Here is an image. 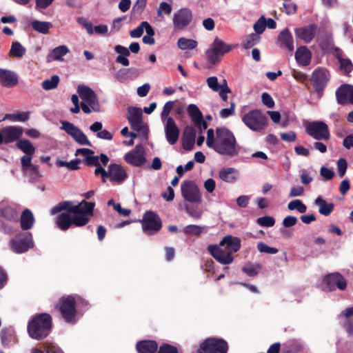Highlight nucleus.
<instances>
[{
	"instance_id": "41",
	"label": "nucleus",
	"mask_w": 353,
	"mask_h": 353,
	"mask_svg": "<svg viewBox=\"0 0 353 353\" xmlns=\"http://www.w3.org/2000/svg\"><path fill=\"white\" fill-rule=\"evenodd\" d=\"M178 47L181 50H192L197 46L195 40L181 37L177 42Z\"/></svg>"
},
{
	"instance_id": "36",
	"label": "nucleus",
	"mask_w": 353,
	"mask_h": 353,
	"mask_svg": "<svg viewBox=\"0 0 353 353\" xmlns=\"http://www.w3.org/2000/svg\"><path fill=\"white\" fill-rule=\"evenodd\" d=\"M341 314L347 319L344 322L343 327L349 335L353 336V307L346 308Z\"/></svg>"
},
{
	"instance_id": "25",
	"label": "nucleus",
	"mask_w": 353,
	"mask_h": 353,
	"mask_svg": "<svg viewBox=\"0 0 353 353\" xmlns=\"http://www.w3.org/2000/svg\"><path fill=\"white\" fill-rule=\"evenodd\" d=\"M317 26L315 23L307 26L295 28L296 36L305 43H310L315 37Z\"/></svg>"
},
{
	"instance_id": "2",
	"label": "nucleus",
	"mask_w": 353,
	"mask_h": 353,
	"mask_svg": "<svg viewBox=\"0 0 353 353\" xmlns=\"http://www.w3.org/2000/svg\"><path fill=\"white\" fill-rule=\"evenodd\" d=\"M52 327L51 316L46 312L36 314L28 323V332L30 336L40 341L45 339Z\"/></svg>"
},
{
	"instance_id": "24",
	"label": "nucleus",
	"mask_w": 353,
	"mask_h": 353,
	"mask_svg": "<svg viewBox=\"0 0 353 353\" xmlns=\"http://www.w3.org/2000/svg\"><path fill=\"white\" fill-rule=\"evenodd\" d=\"M18 75L13 71L0 68V85L5 88H12L18 84Z\"/></svg>"
},
{
	"instance_id": "39",
	"label": "nucleus",
	"mask_w": 353,
	"mask_h": 353,
	"mask_svg": "<svg viewBox=\"0 0 353 353\" xmlns=\"http://www.w3.org/2000/svg\"><path fill=\"white\" fill-rule=\"evenodd\" d=\"M17 147L27 155H33L35 152V148L28 139H20L17 143Z\"/></svg>"
},
{
	"instance_id": "5",
	"label": "nucleus",
	"mask_w": 353,
	"mask_h": 353,
	"mask_svg": "<svg viewBox=\"0 0 353 353\" xmlns=\"http://www.w3.org/2000/svg\"><path fill=\"white\" fill-rule=\"evenodd\" d=\"M242 122L254 132H261L268 124V119L260 110L255 109L245 113L241 117Z\"/></svg>"
},
{
	"instance_id": "12",
	"label": "nucleus",
	"mask_w": 353,
	"mask_h": 353,
	"mask_svg": "<svg viewBox=\"0 0 353 353\" xmlns=\"http://www.w3.org/2000/svg\"><path fill=\"white\" fill-rule=\"evenodd\" d=\"M181 188L182 196L185 200L192 203L201 202V195L194 181H184L181 185Z\"/></svg>"
},
{
	"instance_id": "21",
	"label": "nucleus",
	"mask_w": 353,
	"mask_h": 353,
	"mask_svg": "<svg viewBox=\"0 0 353 353\" xmlns=\"http://www.w3.org/2000/svg\"><path fill=\"white\" fill-rule=\"evenodd\" d=\"M208 250L210 254L220 263L228 265L233 262L234 257L231 252L223 250L216 245H210Z\"/></svg>"
},
{
	"instance_id": "38",
	"label": "nucleus",
	"mask_w": 353,
	"mask_h": 353,
	"mask_svg": "<svg viewBox=\"0 0 353 353\" xmlns=\"http://www.w3.org/2000/svg\"><path fill=\"white\" fill-rule=\"evenodd\" d=\"M31 26L35 31L46 34L52 28V24L48 21L34 20L31 23Z\"/></svg>"
},
{
	"instance_id": "33",
	"label": "nucleus",
	"mask_w": 353,
	"mask_h": 353,
	"mask_svg": "<svg viewBox=\"0 0 353 353\" xmlns=\"http://www.w3.org/2000/svg\"><path fill=\"white\" fill-rule=\"evenodd\" d=\"M34 218L32 212L29 209H26L21 216L20 224L23 230H28L33 226Z\"/></svg>"
},
{
	"instance_id": "52",
	"label": "nucleus",
	"mask_w": 353,
	"mask_h": 353,
	"mask_svg": "<svg viewBox=\"0 0 353 353\" xmlns=\"http://www.w3.org/2000/svg\"><path fill=\"white\" fill-rule=\"evenodd\" d=\"M256 222L259 225L264 227H272L275 223V219L270 216H264L257 219Z\"/></svg>"
},
{
	"instance_id": "63",
	"label": "nucleus",
	"mask_w": 353,
	"mask_h": 353,
	"mask_svg": "<svg viewBox=\"0 0 353 353\" xmlns=\"http://www.w3.org/2000/svg\"><path fill=\"white\" fill-rule=\"evenodd\" d=\"M157 353H178V349L172 345L164 343L159 347Z\"/></svg>"
},
{
	"instance_id": "16",
	"label": "nucleus",
	"mask_w": 353,
	"mask_h": 353,
	"mask_svg": "<svg viewBox=\"0 0 353 353\" xmlns=\"http://www.w3.org/2000/svg\"><path fill=\"white\" fill-rule=\"evenodd\" d=\"M192 20V12L189 8H181L174 13L172 19L175 30L185 29Z\"/></svg>"
},
{
	"instance_id": "30",
	"label": "nucleus",
	"mask_w": 353,
	"mask_h": 353,
	"mask_svg": "<svg viewBox=\"0 0 353 353\" xmlns=\"http://www.w3.org/2000/svg\"><path fill=\"white\" fill-rule=\"evenodd\" d=\"M221 246H225L228 252H236L241 248V240L238 237H234L231 235L225 236L220 242Z\"/></svg>"
},
{
	"instance_id": "34",
	"label": "nucleus",
	"mask_w": 353,
	"mask_h": 353,
	"mask_svg": "<svg viewBox=\"0 0 353 353\" xmlns=\"http://www.w3.org/2000/svg\"><path fill=\"white\" fill-rule=\"evenodd\" d=\"M314 203L319 206V213L326 216H329L334 208L333 203H327L321 196H318L315 199Z\"/></svg>"
},
{
	"instance_id": "15",
	"label": "nucleus",
	"mask_w": 353,
	"mask_h": 353,
	"mask_svg": "<svg viewBox=\"0 0 353 353\" xmlns=\"http://www.w3.org/2000/svg\"><path fill=\"white\" fill-rule=\"evenodd\" d=\"M139 50L140 46L137 42H132L130 45L129 49L123 46L117 45L114 46V51L119 54V55L116 57L115 61L123 66H128L130 64V61L128 60V57L130 55V52L137 54L139 52Z\"/></svg>"
},
{
	"instance_id": "1",
	"label": "nucleus",
	"mask_w": 353,
	"mask_h": 353,
	"mask_svg": "<svg viewBox=\"0 0 353 353\" xmlns=\"http://www.w3.org/2000/svg\"><path fill=\"white\" fill-rule=\"evenodd\" d=\"M95 203L83 200L77 205L72 201H64L59 202L50 210L51 214L54 215L62 211L56 218L55 223L58 228L62 231L68 230L72 225L77 227L85 225L90 218L93 215Z\"/></svg>"
},
{
	"instance_id": "6",
	"label": "nucleus",
	"mask_w": 353,
	"mask_h": 353,
	"mask_svg": "<svg viewBox=\"0 0 353 353\" xmlns=\"http://www.w3.org/2000/svg\"><path fill=\"white\" fill-rule=\"evenodd\" d=\"M236 47L234 45L227 44L222 39L216 37L210 48L205 54L208 61L212 65H216L221 61V57Z\"/></svg>"
},
{
	"instance_id": "32",
	"label": "nucleus",
	"mask_w": 353,
	"mask_h": 353,
	"mask_svg": "<svg viewBox=\"0 0 353 353\" xmlns=\"http://www.w3.org/2000/svg\"><path fill=\"white\" fill-rule=\"evenodd\" d=\"M295 59L299 64L307 66L311 61V52L306 46H301L295 52Z\"/></svg>"
},
{
	"instance_id": "53",
	"label": "nucleus",
	"mask_w": 353,
	"mask_h": 353,
	"mask_svg": "<svg viewBox=\"0 0 353 353\" xmlns=\"http://www.w3.org/2000/svg\"><path fill=\"white\" fill-rule=\"evenodd\" d=\"M207 84L210 88L214 92H218L223 88V83L221 85L218 82V79L216 77H210L207 79Z\"/></svg>"
},
{
	"instance_id": "11",
	"label": "nucleus",
	"mask_w": 353,
	"mask_h": 353,
	"mask_svg": "<svg viewBox=\"0 0 353 353\" xmlns=\"http://www.w3.org/2000/svg\"><path fill=\"white\" fill-rule=\"evenodd\" d=\"M32 247V236L29 232H21L11 241L12 251L18 254L26 252Z\"/></svg>"
},
{
	"instance_id": "7",
	"label": "nucleus",
	"mask_w": 353,
	"mask_h": 353,
	"mask_svg": "<svg viewBox=\"0 0 353 353\" xmlns=\"http://www.w3.org/2000/svg\"><path fill=\"white\" fill-rule=\"evenodd\" d=\"M228 343L223 339L210 337L205 339L196 353H227Z\"/></svg>"
},
{
	"instance_id": "49",
	"label": "nucleus",
	"mask_w": 353,
	"mask_h": 353,
	"mask_svg": "<svg viewBox=\"0 0 353 353\" xmlns=\"http://www.w3.org/2000/svg\"><path fill=\"white\" fill-rule=\"evenodd\" d=\"M185 209L187 213L192 218L199 219L201 217L202 211L196 206L186 205Z\"/></svg>"
},
{
	"instance_id": "26",
	"label": "nucleus",
	"mask_w": 353,
	"mask_h": 353,
	"mask_svg": "<svg viewBox=\"0 0 353 353\" xmlns=\"http://www.w3.org/2000/svg\"><path fill=\"white\" fill-rule=\"evenodd\" d=\"M196 132L194 127L188 125L185 128L182 137V146L186 151L193 149L195 143Z\"/></svg>"
},
{
	"instance_id": "45",
	"label": "nucleus",
	"mask_w": 353,
	"mask_h": 353,
	"mask_svg": "<svg viewBox=\"0 0 353 353\" xmlns=\"http://www.w3.org/2000/svg\"><path fill=\"white\" fill-rule=\"evenodd\" d=\"M188 113L194 123L203 117L201 112L195 104H190L188 106Z\"/></svg>"
},
{
	"instance_id": "59",
	"label": "nucleus",
	"mask_w": 353,
	"mask_h": 353,
	"mask_svg": "<svg viewBox=\"0 0 353 353\" xmlns=\"http://www.w3.org/2000/svg\"><path fill=\"white\" fill-rule=\"evenodd\" d=\"M174 102L172 101H167L163 108V110L161 114V119H168L171 110L173 109Z\"/></svg>"
},
{
	"instance_id": "51",
	"label": "nucleus",
	"mask_w": 353,
	"mask_h": 353,
	"mask_svg": "<svg viewBox=\"0 0 353 353\" xmlns=\"http://www.w3.org/2000/svg\"><path fill=\"white\" fill-rule=\"evenodd\" d=\"M257 248L259 252L263 253L274 254L279 252V250L276 248L270 247L263 242H259L257 244Z\"/></svg>"
},
{
	"instance_id": "37",
	"label": "nucleus",
	"mask_w": 353,
	"mask_h": 353,
	"mask_svg": "<svg viewBox=\"0 0 353 353\" xmlns=\"http://www.w3.org/2000/svg\"><path fill=\"white\" fill-rule=\"evenodd\" d=\"M69 52V49L66 46H59L54 48L51 54L47 57L48 61H63V57Z\"/></svg>"
},
{
	"instance_id": "58",
	"label": "nucleus",
	"mask_w": 353,
	"mask_h": 353,
	"mask_svg": "<svg viewBox=\"0 0 353 353\" xmlns=\"http://www.w3.org/2000/svg\"><path fill=\"white\" fill-rule=\"evenodd\" d=\"M6 118H12L14 121H26L29 118V112H23L17 114H7L4 117V119Z\"/></svg>"
},
{
	"instance_id": "56",
	"label": "nucleus",
	"mask_w": 353,
	"mask_h": 353,
	"mask_svg": "<svg viewBox=\"0 0 353 353\" xmlns=\"http://www.w3.org/2000/svg\"><path fill=\"white\" fill-rule=\"evenodd\" d=\"M340 68L344 70L345 73L348 74L353 70V64L349 59H339Z\"/></svg>"
},
{
	"instance_id": "48",
	"label": "nucleus",
	"mask_w": 353,
	"mask_h": 353,
	"mask_svg": "<svg viewBox=\"0 0 353 353\" xmlns=\"http://www.w3.org/2000/svg\"><path fill=\"white\" fill-rule=\"evenodd\" d=\"M281 11L284 12L288 15L294 14L297 12V5L295 3L289 1L283 2V8H280Z\"/></svg>"
},
{
	"instance_id": "3",
	"label": "nucleus",
	"mask_w": 353,
	"mask_h": 353,
	"mask_svg": "<svg viewBox=\"0 0 353 353\" xmlns=\"http://www.w3.org/2000/svg\"><path fill=\"white\" fill-rule=\"evenodd\" d=\"M216 143L214 150L221 155L230 157L238 154L236 148V141L233 133L226 128H218L216 130Z\"/></svg>"
},
{
	"instance_id": "35",
	"label": "nucleus",
	"mask_w": 353,
	"mask_h": 353,
	"mask_svg": "<svg viewBox=\"0 0 353 353\" xmlns=\"http://www.w3.org/2000/svg\"><path fill=\"white\" fill-rule=\"evenodd\" d=\"M219 178L227 183H234L237 179V171L234 168H223L219 171Z\"/></svg>"
},
{
	"instance_id": "8",
	"label": "nucleus",
	"mask_w": 353,
	"mask_h": 353,
	"mask_svg": "<svg viewBox=\"0 0 353 353\" xmlns=\"http://www.w3.org/2000/svg\"><path fill=\"white\" fill-rule=\"evenodd\" d=\"M305 127V132L316 140L327 141L330 138L328 125L323 121L308 122Z\"/></svg>"
},
{
	"instance_id": "4",
	"label": "nucleus",
	"mask_w": 353,
	"mask_h": 353,
	"mask_svg": "<svg viewBox=\"0 0 353 353\" xmlns=\"http://www.w3.org/2000/svg\"><path fill=\"white\" fill-rule=\"evenodd\" d=\"M65 323H74L77 315L76 299L72 295L61 296L55 305Z\"/></svg>"
},
{
	"instance_id": "40",
	"label": "nucleus",
	"mask_w": 353,
	"mask_h": 353,
	"mask_svg": "<svg viewBox=\"0 0 353 353\" xmlns=\"http://www.w3.org/2000/svg\"><path fill=\"white\" fill-rule=\"evenodd\" d=\"M26 52V49L19 42H13L10 50V54L17 58L22 57Z\"/></svg>"
},
{
	"instance_id": "57",
	"label": "nucleus",
	"mask_w": 353,
	"mask_h": 353,
	"mask_svg": "<svg viewBox=\"0 0 353 353\" xmlns=\"http://www.w3.org/2000/svg\"><path fill=\"white\" fill-rule=\"evenodd\" d=\"M347 163L345 159L341 158L337 161V172L340 177H343L347 170Z\"/></svg>"
},
{
	"instance_id": "55",
	"label": "nucleus",
	"mask_w": 353,
	"mask_h": 353,
	"mask_svg": "<svg viewBox=\"0 0 353 353\" xmlns=\"http://www.w3.org/2000/svg\"><path fill=\"white\" fill-rule=\"evenodd\" d=\"M254 30L255 34L258 35L262 34L265 30V19L263 16L261 17L254 24Z\"/></svg>"
},
{
	"instance_id": "18",
	"label": "nucleus",
	"mask_w": 353,
	"mask_h": 353,
	"mask_svg": "<svg viewBox=\"0 0 353 353\" xmlns=\"http://www.w3.org/2000/svg\"><path fill=\"white\" fill-rule=\"evenodd\" d=\"M124 160L135 167L142 166L146 161L143 147L137 145L132 150L125 154Z\"/></svg>"
},
{
	"instance_id": "61",
	"label": "nucleus",
	"mask_w": 353,
	"mask_h": 353,
	"mask_svg": "<svg viewBox=\"0 0 353 353\" xmlns=\"http://www.w3.org/2000/svg\"><path fill=\"white\" fill-rule=\"evenodd\" d=\"M216 143V137H214V132L212 128H210L207 132L206 144L210 148H214Z\"/></svg>"
},
{
	"instance_id": "27",
	"label": "nucleus",
	"mask_w": 353,
	"mask_h": 353,
	"mask_svg": "<svg viewBox=\"0 0 353 353\" xmlns=\"http://www.w3.org/2000/svg\"><path fill=\"white\" fill-rule=\"evenodd\" d=\"M277 41L279 43L281 48H285L290 52L294 50L293 37L288 28L282 30L277 37Z\"/></svg>"
},
{
	"instance_id": "64",
	"label": "nucleus",
	"mask_w": 353,
	"mask_h": 353,
	"mask_svg": "<svg viewBox=\"0 0 353 353\" xmlns=\"http://www.w3.org/2000/svg\"><path fill=\"white\" fill-rule=\"evenodd\" d=\"M33 155H24L21 158V163L23 172H28V167L32 165V159Z\"/></svg>"
},
{
	"instance_id": "14",
	"label": "nucleus",
	"mask_w": 353,
	"mask_h": 353,
	"mask_svg": "<svg viewBox=\"0 0 353 353\" xmlns=\"http://www.w3.org/2000/svg\"><path fill=\"white\" fill-rule=\"evenodd\" d=\"M323 285L324 290L327 291H333L336 288L344 290L347 287V282L341 274L334 272L324 276Z\"/></svg>"
},
{
	"instance_id": "31",
	"label": "nucleus",
	"mask_w": 353,
	"mask_h": 353,
	"mask_svg": "<svg viewBox=\"0 0 353 353\" xmlns=\"http://www.w3.org/2000/svg\"><path fill=\"white\" fill-rule=\"evenodd\" d=\"M139 353H155L158 350V343L153 340H143L136 345Z\"/></svg>"
},
{
	"instance_id": "22",
	"label": "nucleus",
	"mask_w": 353,
	"mask_h": 353,
	"mask_svg": "<svg viewBox=\"0 0 353 353\" xmlns=\"http://www.w3.org/2000/svg\"><path fill=\"white\" fill-rule=\"evenodd\" d=\"M128 120L132 130L139 132L143 128L142 110L139 108L129 107L128 108Z\"/></svg>"
},
{
	"instance_id": "54",
	"label": "nucleus",
	"mask_w": 353,
	"mask_h": 353,
	"mask_svg": "<svg viewBox=\"0 0 353 353\" xmlns=\"http://www.w3.org/2000/svg\"><path fill=\"white\" fill-rule=\"evenodd\" d=\"M77 21L86 30L88 34H92L94 33L92 23L87 20L83 17L77 18Z\"/></svg>"
},
{
	"instance_id": "29",
	"label": "nucleus",
	"mask_w": 353,
	"mask_h": 353,
	"mask_svg": "<svg viewBox=\"0 0 353 353\" xmlns=\"http://www.w3.org/2000/svg\"><path fill=\"white\" fill-rule=\"evenodd\" d=\"M0 217L10 221H16L18 219V212L15 208L7 203H0Z\"/></svg>"
},
{
	"instance_id": "17",
	"label": "nucleus",
	"mask_w": 353,
	"mask_h": 353,
	"mask_svg": "<svg viewBox=\"0 0 353 353\" xmlns=\"http://www.w3.org/2000/svg\"><path fill=\"white\" fill-rule=\"evenodd\" d=\"M81 99L90 105L94 112L100 111V106L95 92L88 86L79 85L77 88Z\"/></svg>"
},
{
	"instance_id": "42",
	"label": "nucleus",
	"mask_w": 353,
	"mask_h": 353,
	"mask_svg": "<svg viewBox=\"0 0 353 353\" xmlns=\"http://www.w3.org/2000/svg\"><path fill=\"white\" fill-rule=\"evenodd\" d=\"M261 39V37L255 33L248 35L243 43V46L245 49L251 48L256 45Z\"/></svg>"
},
{
	"instance_id": "43",
	"label": "nucleus",
	"mask_w": 353,
	"mask_h": 353,
	"mask_svg": "<svg viewBox=\"0 0 353 353\" xmlns=\"http://www.w3.org/2000/svg\"><path fill=\"white\" fill-rule=\"evenodd\" d=\"M58 75H53L50 79H46L42 82V88L46 90H50L56 88L59 82Z\"/></svg>"
},
{
	"instance_id": "44",
	"label": "nucleus",
	"mask_w": 353,
	"mask_h": 353,
	"mask_svg": "<svg viewBox=\"0 0 353 353\" xmlns=\"http://www.w3.org/2000/svg\"><path fill=\"white\" fill-rule=\"evenodd\" d=\"M290 210H296L300 213H305L307 210L306 205L299 199H295L290 201L288 205Z\"/></svg>"
},
{
	"instance_id": "28",
	"label": "nucleus",
	"mask_w": 353,
	"mask_h": 353,
	"mask_svg": "<svg viewBox=\"0 0 353 353\" xmlns=\"http://www.w3.org/2000/svg\"><path fill=\"white\" fill-rule=\"evenodd\" d=\"M2 132L5 137V143H10L19 139L23 133L21 128L15 126L3 128Z\"/></svg>"
},
{
	"instance_id": "46",
	"label": "nucleus",
	"mask_w": 353,
	"mask_h": 353,
	"mask_svg": "<svg viewBox=\"0 0 353 353\" xmlns=\"http://www.w3.org/2000/svg\"><path fill=\"white\" fill-rule=\"evenodd\" d=\"M261 269V266L259 264H248L242 268V271L249 276H255L259 274Z\"/></svg>"
},
{
	"instance_id": "50",
	"label": "nucleus",
	"mask_w": 353,
	"mask_h": 353,
	"mask_svg": "<svg viewBox=\"0 0 353 353\" xmlns=\"http://www.w3.org/2000/svg\"><path fill=\"white\" fill-rule=\"evenodd\" d=\"M147 0H137L132 9V14H140L146 6Z\"/></svg>"
},
{
	"instance_id": "20",
	"label": "nucleus",
	"mask_w": 353,
	"mask_h": 353,
	"mask_svg": "<svg viewBox=\"0 0 353 353\" xmlns=\"http://www.w3.org/2000/svg\"><path fill=\"white\" fill-rule=\"evenodd\" d=\"M336 99L339 105L353 104V85L342 84L336 90Z\"/></svg>"
},
{
	"instance_id": "13",
	"label": "nucleus",
	"mask_w": 353,
	"mask_h": 353,
	"mask_svg": "<svg viewBox=\"0 0 353 353\" xmlns=\"http://www.w3.org/2000/svg\"><path fill=\"white\" fill-rule=\"evenodd\" d=\"M61 128L71 136L77 143L82 145L92 146V143L88 140L87 136L73 123L67 121H61Z\"/></svg>"
},
{
	"instance_id": "47",
	"label": "nucleus",
	"mask_w": 353,
	"mask_h": 353,
	"mask_svg": "<svg viewBox=\"0 0 353 353\" xmlns=\"http://www.w3.org/2000/svg\"><path fill=\"white\" fill-rule=\"evenodd\" d=\"M183 232L185 234L199 236L203 232V228L197 225H188L183 228Z\"/></svg>"
},
{
	"instance_id": "23",
	"label": "nucleus",
	"mask_w": 353,
	"mask_h": 353,
	"mask_svg": "<svg viewBox=\"0 0 353 353\" xmlns=\"http://www.w3.org/2000/svg\"><path fill=\"white\" fill-rule=\"evenodd\" d=\"M165 133L167 141L171 145L176 143L179 136V129L172 117H168L165 126Z\"/></svg>"
},
{
	"instance_id": "60",
	"label": "nucleus",
	"mask_w": 353,
	"mask_h": 353,
	"mask_svg": "<svg viewBox=\"0 0 353 353\" xmlns=\"http://www.w3.org/2000/svg\"><path fill=\"white\" fill-rule=\"evenodd\" d=\"M236 104L234 101H230V107L229 108H223L220 111L219 115L221 118H227L232 116L235 112Z\"/></svg>"
},
{
	"instance_id": "10",
	"label": "nucleus",
	"mask_w": 353,
	"mask_h": 353,
	"mask_svg": "<svg viewBox=\"0 0 353 353\" xmlns=\"http://www.w3.org/2000/svg\"><path fill=\"white\" fill-rule=\"evenodd\" d=\"M141 222L143 232L148 235L157 233L162 228L160 216L153 211H146Z\"/></svg>"
},
{
	"instance_id": "62",
	"label": "nucleus",
	"mask_w": 353,
	"mask_h": 353,
	"mask_svg": "<svg viewBox=\"0 0 353 353\" xmlns=\"http://www.w3.org/2000/svg\"><path fill=\"white\" fill-rule=\"evenodd\" d=\"M172 12V6L166 3V2H161L159 4V8L157 10V14L159 17L162 16L163 13L168 15Z\"/></svg>"
},
{
	"instance_id": "19",
	"label": "nucleus",
	"mask_w": 353,
	"mask_h": 353,
	"mask_svg": "<svg viewBox=\"0 0 353 353\" xmlns=\"http://www.w3.org/2000/svg\"><path fill=\"white\" fill-rule=\"evenodd\" d=\"M128 178V173L123 166L112 163L108 166V179L113 183L120 185Z\"/></svg>"
},
{
	"instance_id": "9",
	"label": "nucleus",
	"mask_w": 353,
	"mask_h": 353,
	"mask_svg": "<svg viewBox=\"0 0 353 353\" xmlns=\"http://www.w3.org/2000/svg\"><path fill=\"white\" fill-rule=\"evenodd\" d=\"M330 79V72L326 69L319 68L313 71L310 81L319 98L323 97Z\"/></svg>"
}]
</instances>
